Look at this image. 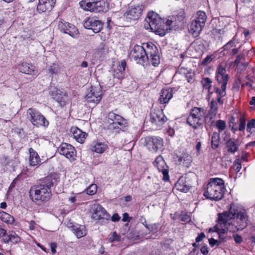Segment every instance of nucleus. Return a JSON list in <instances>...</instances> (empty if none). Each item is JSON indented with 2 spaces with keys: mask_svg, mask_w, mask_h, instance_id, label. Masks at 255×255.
<instances>
[{
  "mask_svg": "<svg viewBox=\"0 0 255 255\" xmlns=\"http://www.w3.org/2000/svg\"><path fill=\"white\" fill-rule=\"evenodd\" d=\"M96 12L106 11L108 8L107 0H96Z\"/></svg>",
  "mask_w": 255,
  "mask_h": 255,
  "instance_id": "473e14b6",
  "label": "nucleus"
},
{
  "mask_svg": "<svg viewBox=\"0 0 255 255\" xmlns=\"http://www.w3.org/2000/svg\"><path fill=\"white\" fill-rule=\"evenodd\" d=\"M248 66V62H244L241 63V64L239 65V67L241 70H245Z\"/></svg>",
  "mask_w": 255,
  "mask_h": 255,
  "instance_id": "774afa93",
  "label": "nucleus"
},
{
  "mask_svg": "<svg viewBox=\"0 0 255 255\" xmlns=\"http://www.w3.org/2000/svg\"><path fill=\"white\" fill-rule=\"evenodd\" d=\"M233 237L235 242L237 244H240L243 241V239L241 235L235 234L233 235Z\"/></svg>",
  "mask_w": 255,
  "mask_h": 255,
  "instance_id": "bf43d9fd",
  "label": "nucleus"
},
{
  "mask_svg": "<svg viewBox=\"0 0 255 255\" xmlns=\"http://www.w3.org/2000/svg\"><path fill=\"white\" fill-rule=\"evenodd\" d=\"M210 110L209 111V114L212 116H215L218 110L217 102L215 100H212L210 104ZM212 118V117H211V119Z\"/></svg>",
  "mask_w": 255,
  "mask_h": 255,
  "instance_id": "79ce46f5",
  "label": "nucleus"
},
{
  "mask_svg": "<svg viewBox=\"0 0 255 255\" xmlns=\"http://www.w3.org/2000/svg\"><path fill=\"white\" fill-rule=\"evenodd\" d=\"M246 119L244 116H242L240 119V125L239 129L240 131H243L245 129Z\"/></svg>",
  "mask_w": 255,
  "mask_h": 255,
  "instance_id": "603ef678",
  "label": "nucleus"
},
{
  "mask_svg": "<svg viewBox=\"0 0 255 255\" xmlns=\"http://www.w3.org/2000/svg\"><path fill=\"white\" fill-rule=\"evenodd\" d=\"M144 141V145L150 151L154 152L157 151L159 144V140L157 138L147 136L145 138Z\"/></svg>",
  "mask_w": 255,
  "mask_h": 255,
  "instance_id": "a878e982",
  "label": "nucleus"
},
{
  "mask_svg": "<svg viewBox=\"0 0 255 255\" xmlns=\"http://www.w3.org/2000/svg\"><path fill=\"white\" fill-rule=\"evenodd\" d=\"M223 140L225 141V147L229 153L234 154L239 150V144L237 139L226 136Z\"/></svg>",
  "mask_w": 255,
  "mask_h": 255,
  "instance_id": "5701e85b",
  "label": "nucleus"
},
{
  "mask_svg": "<svg viewBox=\"0 0 255 255\" xmlns=\"http://www.w3.org/2000/svg\"><path fill=\"white\" fill-rule=\"evenodd\" d=\"M29 229L31 231L34 230L35 229L37 224L34 220H31L29 222Z\"/></svg>",
  "mask_w": 255,
  "mask_h": 255,
  "instance_id": "052dcab7",
  "label": "nucleus"
},
{
  "mask_svg": "<svg viewBox=\"0 0 255 255\" xmlns=\"http://www.w3.org/2000/svg\"><path fill=\"white\" fill-rule=\"evenodd\" d=\"M223 214L225 215L227 219L226 223L228 222L229 219L232 218L236 219L237 221V225L240 230H242L247 226L248 216L245 211H239L238 209H236L235 206H231L230 210L228 212H225L223 213Z\"/></svg>",
  "mask_w": 255,
  "mask_h": 255,
  "instance_id": "20e7f679",
  "label": "nucleus"
},
{
  "mask_svg": "<svg viewBox=\"0 0 255 255\" xmlns=\"http://www.w3.org/2000/svg\"><path fill=\"white\" fill-rule=\"evenodd\" d=\"M222 241V240L219 241H217L213 238H210V239H209V244L212 247H214L215 245H217L218 246H219V245H220Z\"/></svg>",
  "mask_w": 255,
  "mask_h": 255,
  "instance_id": "5fc2aeb1",
  "label": "nucleus"
},
{
  "mask_svg": "<svg viewBox=\"0 0 255 255\" xmlns=\"http://www.w3.org/2000/svg\"><path fill=\"white\" fill-rule=\"evenodd\" d=\"M172 97L171 90L162 89L160 94V103H167Z\"/></svg>",
  "mask_w": 255,
  "mask_h": 255,
  "instance_id": "f704fd0d",
  "label": "nucleus"
},
{
  "mask_svg": "<svg viewBox=\"0 0 255 255\" xmlns=\"http://www.w3.org/2000/svg\"><path fill=\"white\" fill-rule=\"evenodd\" d=\"M56 91V93L53 98L57 102L61 108H63L66 105L68 100V95L66 93L61 92L60 90Z\"/></svg>",
  "mask_w": 255,
  "mask_h": 255,
  "instance_id": "c756f323",
  "label": "nucleus"
},
{
  "mask_svg": "<svg viewBox=\"0 0 255 255\" xmlns=\"http://www.w3.org/2000/svg\"><path fill=\"white\" fill-rule=\"evenodd\" d=\"M201 253L204 255H207L208 254V249L207 246H204L200 249Z\"/></svg>",
  "mask_w": 255,
  "mask_h": 255,
  "instance_id": "680f3d73",
  "label": "nucleus"
},
{
  "mask_svg": "<svg viewBox=\"0 0 255 255\" xmlns=\"http://www.w3.org/2000/svg\"><path fill=\"white\" fill-rule=\"evenodd\" d=\"M108 148V145L105 142L97 141L93 143L91 150L97 153L102 154Z\"/></svg>",
  "mask_w": 255,
  "mask_h": 255,
  "instance_id": "7c9ffc66",
  "label": "nucleus"
},
{
  "mask_svg": "<svg viewBox=\"0 0 255 255\" xmlns=\"http://www.w3.org/2000/svg\"><path fill=\"white\" fill-rule=\"evenodd\" d=\"M96 0H83L79 2L80 6L85 11L96 12Z\"/></svg>",
  "mask_w": 255,
  "mask_h": 255,
  "instance_id": "cd10ccee",
  "label": "nucleus"
},
{
  "mask_svg": "<svg viewBox=\"0 0 255 255\" xmlns=\"http://www.w3.org/2000/svg\"><path fill=\"white\" fill-rule=\"evenodd\" d=\"M212 60V58L211 55H208L207 57L203 60L201 62L202 65H206L209 64Z\"/></svg>",
  "mask_w": 255,
  "mask_h": 255,
  "instance_id": "6e6d98bb",
  "label": "nucleus"
},
{
  "mask_svg": "<svg viewBox=\"0 0 255 255\" xmlns=\"http://www.w3.org/2000/svg\"><path fill=\"white\" fill-rule=\"evenodd\" d=\"M144 27L146 30L159 35V15L154 11L148 12L144 20Z\"/></svg>",
  "mask_w": 255,
  "mask_h": 255,
  "instance_id": "6e6552de",
  "label": "nucleus"
},
{
  "mask_svg": "<svg viewBox=\"0 0 255 255\" xmlns=\"http://www.w3.org/2000/svg\"><path fill=\"white\" fill-rule=\"evenodd\" d=\"M187 123L194 129H197L202 126V119L191 115L187 118Z\"/></svg>",
  "mask_w": 255,
  "mask_h": 255,
  "instance_id": "2f4dec72",
  "label": "nucleus"
},
{
  "mask_svg": "<svg viewBox=\"0 0 255 255\" xmlns=\"http://www.w3.org/2000/svg\"><path fill=\"white\" fill-rule=\"evenodd\" d=\"M108 122L110 124V129H122L125 128L127 124L126 119L113 112H110L108 114Z\"/></svg>",
  "mask_w": 255,
  "mask_h": 255,
  "instance_id": "f8f14e48",
  "label": "nucleus"
},
{
  "mask_svg": "<svg viewBox=\"0 0 255 255\" xmlns=\"http://www.w3.org/2000/svg\"><path fill=\"white\" fill-rule=\"evenodd\" d=\"M255 120L252 119L249 121L247 124V131L252 133V129L255 127Z\"/></svg>",
  "mask_w": 255,
  "mask_h": 255,
  "instance_id": "3c124183",
  "label": "nucleus"
},
{
  "mask_svg": "<svg viewBox=\"0 0 255 255\" xmlns=\"http://www.w3.org/2000/svg\"><path fill=\"white\" fill-rule=\"evenodd\" d=\"M71 194L74 195V196L69 198L68 201L71 203H74L77 201L76 195H78V194H75L74 192H72Z\"/></svg>",
  "mask_w": 255,
  "mask_h": 255,
  "instance_id": "0e129e2a",
  "label": "nucleus"
},
{
  "mask_svg": "<svg viewBox=\"0 0 255 255\" xmlns=\"http://www.w3.org/2000/svg\"><path fill=\"white\" fill-rule=\"evenodd\" d=\"M226 227L228 231H230L232 232H236L240 230L238 228V225L237 223V221L236 219V217L235 218H232V219H229L227 223H226Z\"/></svg>",
  "mask_w": 255,
  "mask_h": 255,
  "instance_id": "72a5a7b5",
  "label": "nucleus"
},
{
  "mask_svg": "<svg viewBox=\"0 0 255 255\" xmlns=\"http://www.w3.org/2000/svg\"><path fill=\"white\" fill-rule=\"evenodd\" d=\"M234 167L237 172H239L242 167L241 162L240 159H237L234 162Z\"/></svg>",
  "mask_w": 255,
  "mask_h": 255,
  "instance_id": "864d4df0",
  "label": "nucleus"
},
{
  "mask_svg": "<svg viewBox=\"0 0 255 255\" xmlns=\"http://www.w3.org/2000/svg\"><path fill=\"white\" fill-rule=\"evenodd\" d=\"M92 217L95 220H109L110 215L105 208L100 204H94L92 207Z\"/></svg>",
  "mask_w": 255,
  "mask_h": 255,
  "instance_id": "4468645a",
  "label": "nucleus"
},
{
  "mask_svg": "<svg viewBox=\"0 0 255 255\" xmlns=\"http://www.w3.org/2000/svg\"><path fill=\"white\" fill-rule=\"evenodd\" d=\"M195 176L186 174L180 177L175 184V188L183 192H187L192 187Z\"/></svg>",
  "mask_w": 255,
  "mask_h": 255,
  "instance_id": "9b49d317",
  "label": "nucleus"
},
{
  "mask_svg": "<svg viewBox=\"0 0 255 255\" xmlns=\"http://www.w3.org/2000/svg\"><path fill=\"white\" fill-rule=\"evenodd\" d=\"M103 93L101 89L98 87H91L90 91L86 95V101L97 104L101 100Z\"/></svg>",
  "mask_w": 255,
  "mask_h": 255,
  "instance_id": "a211bd4d",
  "label": "nucleus"
},
{
  "mask_svg": "<svg viewBox=\"0 0 255 255\" xmlns=\"http://www.w3.org/2000/svg\"><path fill=\"white\" fill-rule=\"evenodd\" d=\"M177 18L178 21H182L184 18V12H180L176 17L169 16L163 19L160 17V36H164L166 33L176 28L177 25Z\"/></svg>",
  "mask_w": 255,
  "mask_h": 255,
  "instance_id": "7ed1b4c3",
  "label": "nucleus"
},
{
  "mask_svg": "<svg viewBox=\"0 0 255 255\" xmlns=\"http://www.w3.org/2000/svg\"><path fill=\"white\" fill-rule=\"evenodd\" d=\"M29 165L31 166H39L41 164V159L37 152L32 147L29 148Z\"/></svg>",
  "mask_w": 255,
  "mask_h": 255,
  "instance_id": "bb28decb",
  "label": "nucleus"
},
{
  "mask_svg": "<svg viewBox=\"0 0 255 255\" xmlns=\"http://www.w3.org/2000/svg\"><path fill=\"white\" fill-rule=\"evenodd\" d=\"M144 6L142 4L131 6L125 13V16L128 20H136L141 15Z\"/></svg>",
  "mask_w": 255,
  "mask_h": 255,
  "instance_id": "2eb2a0df",
  "label": "nucleus"
},
{
  "mask_svg": "<svg viewBox=\"0 0 255 255\" xmlns=\"http://www.w3.org/2000/svg\"><path fill=\"white\" fill-rule=\"evenodd\" d=\"M33 34V32L32 30L28 29H24L22 32L18 36L22 41H24L30 39Z\"/></svg>",
  "mask_w": 255,
  "mask_h": 255,
  "instance_id": "ea45409f",
  "label": "nucleus"
},
{
  "mask_svg": "<svg viewBox=\"0 0 255 255\" xmlns=\"http://www.w3.org/2000/svg\"><path fill=\"white\" fill-rule=\"evenodd\" d=\"M163 174L162 180L165 182L169 181V170L168 169L163 168L160 170Z\"/></svg>",
  "mask_w": 255,
  "mask_h": 255,
  "instance_id": "8fccbe9b",
  "label": "nucleus"
},
{
  "mask_svg": "<svg viewBox=\"0 0 255 255\" xmlns=\"http://www.w3.org/2000/svg\"><path fill=\"white\" fill-rule=\"evenodd\" d=\"M205 237V234L204 233H201L198 234V237L196 238V242H199L201 241Z\"/></svg>",
  "mask_w": 255,
  "mask_h": 255,
  "instance_id": "69168bd1",
  "label": "nucleus"
},
{
  "mask_svg": "<svg viewBox=\"0 0 255 255\" xmlns=\"http://www.w3.org/2000/svg\"><path fill=\"white\" fill-rule=\"evenodd\" d=\"M241 83V79L239 77L237 79L235 80L233 84V88L236 89L238 91L239 90L240 85Z\"/></svg>",
  "mask_w": 255,
  "mask_h": 255,
  "instance_id": "4d7b16f0",
  "label": "nucleus"
},
{
  "mask_svg": "<svg viewBox=\"0 0 255 255\" xmlns=\"http://www.w3.org/2000/svg\"><path fill=\"white\" fill-rule=\"evenodd\" d=\"M56 0H38L36 10L39 14L51 11L54 7Z\"/></svg>",
  "mask_w": 255,
  "mask_h": 255,
  "instance_id": "aec40b11",
  "label": "nucleus"
},
{
  "mask_svg": "<svg viewBox=\"0 0 255 255\" xmlns=\"http://www.w3.org/2000/svg\"><path fill=\"white\" fill-rule=\"evenodd\" d=\"M203 111L202 108L195 107L192 109L190 115L202 119L203 117Z\"/></svg>",
  "mask_w": 255,
  "mask_h": 255,
  "instance_id": "c03bdc74",
  "label": "nucleus"
},
{
  "mask_svg": "<svg viewBox=\"0 0 255 255\" xmlns=\"http://www.w3.org/2000/svg\"><path fill=\"white\" fill-rule=\"evenodd\" d=\"M66 226L78 239L84 237L87 235V230L84 225L74 224L69 220L67 222Z\"/></svg>",
  "mask_w": 255,
  "mask_h": 255,
  "instance_id": "412c9836",
  "label": "nucleus"
},
{
  "mask_svg": "<svg viewBox=\"0 0 255 255\" xmlns=\"http://www.w3.org/2000/svg\"><path fill=\"white\" fill-rule=\"evenodd\" d=\"M49 71L51 74H57L59 71V67L57 64L53 63L50 66Z\"/></svg>",
  "mask_w": 255,
  "mask_h": 255,
  "instance_id": "09e8293b",
  "label": "nucleus"
},
{
  "mask_svg": "<svg viewBox=\"0 0 255 255\" xmlns=\"http://www.w3.org/2000/svg\"><path fill=\"white\" fill-rule=\"evenodd\" d=\"M58 27L61 31L68 34L72 37H76L79 34V31L76 27L63 20L59 22Z\"/></svg>",
  "mask_w": 255,
  "mask_h": 255,
  "instance_id": "f3484780",
  "label": "nucleus"
},
{
  "mask_svg": "<svg viewBox=\"0 0 255 255\" xmlns=\"http://www.w3.org/2000/svg\"><path fill=\"white\" fill-rule=\"evenodd\" d=\"M59 178V173H51L45 177L40 184L32 186L29 191L31 200L38 205L48 202L52 195L51 188L57 184Z\"/></svg>",
  "mask_w": 255,
  "mask_h": 255,
  "instance_id": "f257e3e1",
  "label": "nucleus"
},
{
  "mask_svg": "<svg viewBox=\"0 0 255 255\" xmlns=\"http://www.w3.org/2000/svg\"><path fill=\"white\" fill-rule=\"evenodd\" d=\"M212 80L208 77L203 78L201 80V84L204 89H207L210 92L211 88Z\"/></svg>",
  "mask_w": 255,
  "mask_h": 255,
  "instance_id": "37998d69",
  "label": "nucleus"
},
{
  "mask_svg": "<svg viewBox=\"0 0 255 255\" xmlns=\"http://www.w3.org/2000/svg\"><path fill=\"white\" fill-rule=\"evenodd\" d=\"M217 81L219 83H221V89L219 88H215V92L217 94V96L220 97H224L226 94V86L229 79V76L226 74V70L223 66L219 65L216 73V76Z\"/></svg>",
  "mask_w": 255,
  "mask_h": 255,
  "instance_id": "0eeeda50",
  "label": "nucleus"
},
{
  "mask_svg": "<svg viewBox=\"0 0 255 255\" xmlns=\"http://www.w3.org/2000/svg\"><path fill=\"white\" fill-rule=\"evenodd\" d=\"M121 237L118 235L116 232H114L109 236V241L110 243L119 242L121 241Z\"/></svg>",
  "mask_w": 255,
  "mask_h": 255,
  "instance_id": "a18cd8bd",
  "label": "nucleus"
},
{
  "mask_svg": "<svg viewBox=\"0 0 255 255\" xmlns=\"http://www.w3.org/2000/svg\"><path fill=\"white\" fill-rule=\"evenodd\" d=\"M142 46L146 55L149 58V62L154 67L158 66L159 64V54L157 46L150 42L143 43Z\"/></svg>",
  "mask_w": 255,
  "mask_h": 255,
  "instance_id": "1a4fd4ad",
  "label": "nucleus"
},
{
  "mask_svg": "<svg viewBox=\"0 0 255 255\" xmlns=\"http://www.w3.org/2000/svg\"><path fill=\"white\" fill-rule=\"evenodd\" d=\"M129 57L131 60H134L136 63L143 66L147 65L149 63V58L146 55L142 45L141 46L134 45L130 52Z\"/></svg>",
  "mask_w": 255,
  "mask_h": 255,
  "instance_id": "423d86ee",
  "label": "nucleus"
},
{
  "mask_svg": "<svg viewBox=\"0 0 255 255\" xmlns=\"http://www.w3.org/2000/svg\"><path fill=\"white\" fill-rule=\"evenodd\" d=\"M224 191V181L222 179L211 178L207 185L204 196L211 200L219 201L223 198Z\"/></svg>",
  "mask_w": 255,
  "mask_h": 255,
  "instance_id": "f03ea898",
  "label": "nucleus"
},
{
  "mask_svg": "<svg viewBox=\"0 0 255 255\" xmlns=\"http://www.w3.org/2000/svg\"><path fill=\"white\" fill-rule=\"evenodd\" d=\"M51 251L53 254L56 253V248L57 247V244L56 243H52L50 245Z\"/></svg>",
  "mask_w": 255,
  "mask_h": 255,
  "instance_id": "e2e57ef3",
  "label": "nucleus"
},
{
  "mask_svg": "<svg viewBox=\"0 0 255 255\" xmlns=\"http://www.w3.org/2000/svg\"><path fill=\"white\" fill-rule=\"evenodd\" d=\"M27 118L31 124L36 127H47L49 125L48 121L45 117L37 109L33 108H30L27 109Z\"/></svg>",
  "mask_w": 255,
  "mask_h": 255,
  "instance_id": "39448f33",
  "label": "nucleus"
},
{
  "mask_svg": "<svg viewBox=\"0 0 255 255\" xmlns=\"http://www.w3.org/2000/svg\"><path fill=\"white\" fill-rule=\"evenodd\" d=\"M111 218H112V221H113V222L119 221L120 220V219H121V217H120V216L118 214H114L112 216Z\"/></svg>",
  "mask_w": 255,
  "mask_h": 255,
  "instance_id": "338daca9",
  "label": "nucleus"
},
{
  "mask_svg": "<svg viewBox=\"0 0 255 255\" xmlns=\"http://www.w3.org/2000/svg\"><path fill=\"white\" fill-rule=\"evenodd\" d=\"M178 161L180 162V164L182 163L187 167L191 163V157L187 154H184L182 156L178 157Z\"/></svg>",
  "mask_w": 255,
  "mask_h": 255,
  "instance_id": "a19ab883",
  "label": "nucleus"
},
{
  "mask_svg": "<svg viewBox=\"0 0 255 255\" xmlns=\"http://www.w3.org/2000/svg\"><path fill=\"white\" fill-rule=\"evenodd\" d=\"M83 25L85 28L91 29L94 33L99 32L103 28V23L100 20L94 17H88L84 21Z\"/></svg>",
  "mask_w": 255,
  "mask_h": 255,
  "instance_id": "6ab92c4d",
  "label": "nucleus"
},
{
  "mask_svg": "<svg viewBox=\"0 0 255 255\" xmlns=\"http://www.w3.org/2000/svg\"><path fill=\"white\" fill-rule=\"evenodd\" d=\"M0 219L8 224H12L14 221L13 216L4 211H0Z\"/></svg>",
  "mask_w": 255,
  "mask_h": 255,
  "instance_id": "e433bc0d",
  "label": "nucleus"
},
{
  "mask_svg": "<svg viewBox=\"0 0 255 255\" xmlns=\"http://www.w3.org/2000/svg\"><path fill=\"white\" fill-rule=\"evenodd\" d=\"M2 238V241L5 244L11 242L13 244H16L20 242L21 239L18 235L13 231L9 232L7 234V231L4 229L0 228V238Z\"/></svg>",
  "mask_w": 255,
  "mask_h": 255,
  "instance_id": "dca6fc26",
  "label": "nucleus"
},
{
  "mask_svg": "<svg viewBox=\"0 0 255 255\" xmlns=\"http://www.w3.org/2000/svg\"><path fill=\"white\" fill-rule=\"evenodd\" d=\"M216 127L218 128L219 131L221 132L226 128V122L223 120H218L216 122Z\"/></svg>",
  "mask_w": 255,
  "mask_h": 255,
  "instance_id": "de8ad7c7",
  "label": "nucleus"
},
{
  "mask_svg": "<svg viewBox=\"0 0 255 255\" xmlns=\"http://www.w3.org/2000/svg\"><path fill=\"white\" fill-rule=\"evenodd\" d=\"M127 63L125 60H122L113 70V76L115 78L122 80L124 78Z\"/></svg>",
  "mask_w": 255,
  "mask_h": 255,
  "instance_id": "393cba45",
  "label": "nucleus"
},
{
  "mask_svg": "<svg viewBox=\"0 0 255 255\" xmlns=\"http://www.w3.org/2000/svg\"><path fill=\"white\" fill-rule=\"evenodd\" d=\"M97 191V186L95 184L90 185L86 189V193L89 195H94Z\"/></svg>",
  "mask_w": 255,
  "mask_h": 255,
  "instance_id": "49530a36",
  "label": "nucleus"
},
{
  "mask_svg": "<svg viewBox=\"0 0 255 255\" xmlns=\"http://www.w3.org/2000/svg\"><path fill=\"white\" fill-rule=\"evenodd\" d=\"M70 132L75 140L80 143H83L85 142L88 135L86 132L83 131L77 127H71Z\"/></svg>",
  "mask_w": 255,
  "mask_h": 255,
  "instance_id": "b1692460",
  "label": "nucleus"
},
{
  "mask_svg": "<svg viewBox=\"0 0 255 255\" xmlns=\"http://www.w3.org/2000/svg\"><path fill=\"white\" fill-rule=\"evenodd\" d=\"M19 72L31 76L36 75L37 70L36 68L31 63L26 62H21L16 66Z\"/></svg>",
  "mask_w": 255,
  "mask_h": 255,
  "instance_id": "4be33fe9",
  "label": "nucleus"
},
{
  "mask_svg": "<svg viewBox=\"0 0 255 255\" xmlns=\"http://www.w3.org/2000/svg\"><path fill=\"white\" fill-rule=\"evenodd\" d=\"M179 218L180 220L183 222H188L190 220V216L187 214H181Z\"/></svg>",
  "mask_w": 255,
  "mask_h": 255,
  "instance_id": "13d9d810",
  "label": "nucleus"
},
{
  "mask_svg": "<svg viewBox=\"0 0 255 255\" xmlns=\"http://www.w3.org/2000/svg\"><path fill=\"white\" fill-rule=\"evenodd\" d=\"M204 26L199 22L192 20L190 24L189 30L194 37H197L201 33Z\"/></svg>",
  "mask_w": 255,
  "mask_h": 255,
  "instance_id": "c85d7f7f",
  "label": "nucleus"
},
{
  "mask_svg": "<svg viewBox=\"0 0 255 255\" xmlns=\"http://www.w3.org/2000/svg\"><path fill=\"white\" fill-rule=\"evenodd\" d=\"M227 217L223 214V213L218 214V224L213 228H211L209 230V232H217L219 235V238L222 242H224L226 240V233L227 232L226 222Z\"/></svg>",
  "mask_w": 255,
  "mask_h": 255,
  "instance_id": "9d476101",
  "label": "nucleus"
},
{
  "mask_svg": "<svg viewBox=\"0 0 255 255\" xmlns=\"http://www.w3.org/2000/svg\"><path fill=\"white\" fill-rule=\"evenodd\" d=\"M159 111L157 109H151L150 113V122L153 125L157 126L159 122Z\"/></svg>",
  "mask_w": 255,
  "mask_h": 255,
  "instance_id": "c9c22d12",
  "label": "nucleus"
},
{
  "mask_svg": "<svg viewBox=\"0 0 255 255\" xmlns=\"http://www.w3.org/2000/svg\"><path fill=\"white\" fill-rule=\"evenodd\" d=\"M207 15L203 11H198L197 13V17L193 20L199 22L200 24L205 26L207 20Z\"/></svg>",
  "mask_w": 255,
  "mask_h": 255,
  "instance_id": "58836bf2",
  "label": "nucleus"
},
{
  "mask_svg": "<svg viewBox=\"0 0 255 255\" xmlns=\"http://www.w3.org/2000/svg\"><path fill=\"white\" fill-rule=\"evenodd\" d=\"M59 153L68 159L70 162L76 159L77 151L75 148L70 144L62 143L58 148Z\"/></svg>",
  "mask_w": 255,
  "mask_h": 255,
  "instance_id": "ddd939ff",
  "label": "nucleus"
},
{
  "mask_svg": "<svg viewBox=\"0 0 255 255\" xmlns=\"http://www.w3.org/2000/svg\"><path fill=\"white\" fill-rule=\"evenodd\" d=\"M220 141V134L218 132H213L211 137V146L213 149L218 148Z\"/></svg>",
  "mask_w": 255,
  "mask_h": 255,
  "instance_id": "4c0bfd02",
  "label": "nucleus"
}]
</instances>
